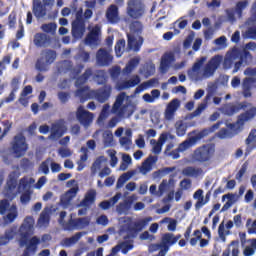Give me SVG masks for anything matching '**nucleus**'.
I'll return each instance as SVG.
<instances>
[{
  "mask_svg": "<svg viewBox=\"0 0 256 256\" xmlns=\"http://www.w3.org/2000/svg\"><path fill=\"white\" fill-rule=\"evenodd\" d=\"M221 63H223V56L221 55H215L208 61L206 56H201L187 71L188 78L194 83L211 79L217 73V69L221 67Z\"/></svg>",
  "mask_w": 256,
  "mask_h": 256,
  "instance_id": "f257e3e1",
  "label": "nucleus"
},
{
  "mask_svg": "<svg viewBox=\"0 0 256 256\" xmlns=\"http://www.w3.org/2000/svg\"><path fill=\"white\" fill-rule=\"evenodd\" d=\"M137 110V105L132 103L129 99V96L125 92H121L111 108V113L116 115L111 118L106 125L107 129H113V127H117V123H119V119H129Z\"/></svg>",
  "mask_w": 256,
  "mask_h": 256,
  "instance_id": "f03ea898",
  "label": "nucleus"
},
{
  "mask_svg": "<svg viewBox=\"0 0 256 256\" xmlns=\"http://www.w3.org/2000/svg\"><path fill=\"white\" fill-rule=\"evenodd\" d=\"M247 109L248 110L246 113H243L238 117L236 123L227 124V128H222L217 133V137H219V139H227L229 137H233V135H237V133H239L243 129V126L245 125V123H247V121H251V119L255 118L256 107L253 105H248Z\"/></svg>",
  "mask_w": 256,
  "mask_h": 256,
  "instance_id": "7ed1b4c3",
  "label": "nucleus"
},
{
  "mask_svg": "<svg viewBox=\"0 0 256 256\" xmlns=\"http://www.w3.org/2000/svg\"><path fill=\"white\" fill-rule=\"evenodd\" d=\"M176 181L173 178L170 179H164L161 181V183L158 186L155 184H152L149 187V193L153 197H163L164 193H167V195L162 199V203H170V201H173V196L175 195V185Z\"/></svg>",
  "mask_w": 256,
  "mask_h": 256,
  "instance_id": "20e7f679",
  "label": "nucleus"
},
{
  "mask_svg": "<svg viewBox=\"0 0 256 256\" xmlns=\"http://www.w3.org/2000/svg\"><path fill=\"white\" fill-rule=\"evenodd\" d=\"M249 7L248 0H242L236 3L235 8L225 9V15H221L218 18V23H231V25L237 23V19L243 17V11Z\"/></svg>",
  "mask_w": 256,
  "mask_h": 256,
  "instance_id": "39448f33",
  "label": "nucleus"
},
{
  "mask_svg": "<svg viewBox=\"0 0 256 256\" xmlns=\"http://www.w3.org/2000/svg\"><path fill=\"white\" fill-rule=\"evenodd\" d=\"M213 155H215V146L211 144L203 145L192 153V163H207L211 161Z\"/></svg>",
  "mask_w": 256,
  "mask_h": 256,
  "instance_id": "423d86ee",
  "label": "nucleus"
},
{
  "mask_svg": "<svg viewBox=\"0 0 256 256\" xmlns=\"http://www.w3.org/2000/svg\"><path fill=\"white\" fill-rule=\"evenodd\" d=\"M20 175L21 172L18 168L9 174L7 185L2 192L9 201H13L17 197V179H19Z\"/></svg>",
  "mask_w": 256,
  "mask_h": 256,
  "instance_id": "0eeeda50",
  "label": "nucleus"
},
{
  "mask_svg": "<svg viewBox=\"0 0 256 256\" xmlns=\"http://www.w3.org/2000/svg\"><path fill=\"white\" fill-rule=\"evenodd\" d=\"M35 183V179L32 177H23L20 179L19 185L16 188L17 189V194L22 193L20 197V201L22 205H27L29 201H31V185Z\"/></svg>",
  "mask_w": 256,
  "mask_h": 256,
  "instance_id": "6e6552de",
  "label": "nucleus"
},
{
  "mask_svg": "<svg viewBox=\"0 0 256 256\" xmlns=\"http://www.w3.org/2000/svg\"><path fill=\"white\" fill-rule=\"evenodd\" d=\"M0 215L4 216L5 223H13L19 216L17 205L9 203V200L4 199L0 201Z\"/></svg>",
  "mask_w": 256,
  "mask_h": 256,
  "instance_id": "1a4fd4ad",
  "label": "nucleus"
},
{
  "mask_svg": "<svg viewBox=\"0 0 256 256\" xmlns=\"http://www.w3.org/2000/svg\"><path fill=\"white\" fill-rule=\"evenodd\" d=\"M55 0H33L32 11L36 19H43L47 15V9H53Z\"/></svg>",
  "mask_w": 256,
  "mask_h": 256,
  "instance_id": "9d476101",
  "label": "nucleus"
},
{
  "mask_svg": "<svg viewBox=\"0 0 256 256\" xmlns=\"http://www.w3.org/2000/svg\"><path fill=\"white\" fill-rule=\"evenodd\" d=\"M85 45L88 47H97L101 43V25L90 24L88 26V34L84 40Z\"/></svg>",
  "mask_w": 256,
  "mask_h": 256,
  "instance_id": "9b49d317",
  "label": "nucleus"
},
{
  "mask_svg": "<svg viewBox=\"0 0 256 256\" xmlns=\"http://www.w3.org/2000/svg\"><path fill=\"white\" fill-rule=\"evenodd\" d=\"M57 59V52L55 50H45L42 52V57L36 62V69L38 71H49V65Z\"/></svg>",
  "mask_w": 256,
  "mask_h": 256,
  "instance_id": "f8f14e48",
  "label": "nucleus"
},
{
  "mask_svg": "<svg viewBox=\"0 0 256 256\" xmlns=\"http://www.w3.org/2000/svg\"><path fill=\"white\" fill-rule=\"evenodd\" d=\"M119 235L124 237V239H129L133 237L135 233V226L133 225V219L131 217H121L118 219Z\"/></svg>",
  "mask_w": 256,
  "mask_h": 256,
  "instance_id": "ddd939ff",
  "label": "nucleus"
},
{
  "mask_svg": "<svg viewBox=\"0 0 256 256\" xmlns=\"http://www.w3.org/2000/svg\"><path fill=\"white\" fill-rule=\"evenodd\" d=\"M27 149H29V146L27 145L25 136H23V134L16 135L12 141V151L14 155L23 157V155L27 153Z\"/></svg>",
  "mask_w": 256,
  "mask_h": 256,
  "instance_id": "4468645a",
  "label": "nucleus"
},
{
  "mask_svg": "<svg viewBox=\"0 0 256 256\" xmlns=\"http://www.w3.org/2000/svg\"><path fill=\"white\" fill-rule=\"evenodd\" d=\"M127 13L132 19H141L145 15V5L140 0H129Z\"/></svg>",
  "mask_w": 256,
  "mask_h": 256,
  "instance_id": "2eb2a0df",
  "label": "nucleus"
},
{
  "mask_svg": "<svg viewBox=\"0 0 256 256\" xmlns=\"http://www.w3.org/2000/svg\"><path fill=\"white\" fill-rule=\"evenodd\" d=\"M64 133H67V125L65 124V120H57L51 125L48 139H50V141H58V139H61V136Z\"/></svg>",
  "mask_w": 256,
  "mask_h": 256,
  "instance_id": "dca6fc26",
  "label": "nucleus"
},
{
  "mask_svg": "<svg viewBox=\"0 0 256 256\" xmlns=\"http://www.w3.org/2000/svg\"><path fill=\"white\" fill-rule=\"evenodd\" d=\"M83 10L76 13V19L72 23V35L75 39H81L85 34V19H83Z\"/></svg>",
  "mask_w": 256,
  "mask_h": 256,
  "instance_id": "f3484780",
  "label": "nucleus"
},
{
  "mask_svg": "<svg viewBox=\"0 0 256 256\" xmlns=\"http://www.w3.org/2000/svg\"><path fill=\"white\" fill-rule=\"evenodd\" d=\"M89 223H91V217L89 216L76 219H73V216H71L69 219V225L65 226V231L85 229V227H89Z\"/></svg>",
  "mask_w": 256,
  "mask_h": 256,
  "instance_id": "a211bd4d",
  "label": "nucleus"
},
{
  "mask_svg": "<svg viewBox=\"0 0 256 256\" xmlns=\"http://www.w3.org/2000/svg\"><path fill=\"white\" fill-rule=\"evenodd\" d=\"M95 197H97V192L95 190H89L84 199L78 204V207H83L78 210V215H87V209L95 203Z\"/></svg>",
  "mask_w": 256,
  "mask_h": 256,
  "instance_id": "6ab92c4d",
  "label": "nucleus"
},
{
  "mask_svg": "<svg viewBox=\"0 0 256 256\" xmlns=\"http://www.w3.org/2000/svg\"><path fill=\"white\" fill-rule=\"evenodd\" d=\"M169 139H175V136L173 134L164 132L159 136L158 141L155 139L150 140V144L152 145V153L159 155L163 149V145H165Z\"/></svg>",
  "mask_w": 256,
  "mask_h": 256,
  "instance_id": "aec40b11",
  "label": "nucleus"
},
{
  "mask_svg": "<svg viewBox=\"0 0 256 256\" xmlns=\"http://www.w3.org/2000/svg\"><path fill=\"white\" fill-rule=\"evenodd\" d=\"M76 118L79 121L80 124H82L85 129L91 126V123H93V119H95V115L87 110H85V107L80 106L77 109L76 112Z\"/></svg>",
  "mask_w": 256,
  "mask_h": 256,
  "instance_id": "412c9836",
  "label": "nucleus"
},
{
  "mask_svg": "<svg viewBox=\"0 0 256 256\" xmlns=\"http://www.w3.org/2000/svg\"><path fill=\"white\" fill-rule=\"evenodd\" d=\"M96 63L99 67H109L113 63V55H111V50L101 48L96 53Z\"/></svg>",
  "mask_w": 256,
  "mask_h": 256,
  "instance_id": "4be33fe9",
  "label": "nucleus"
},
{
  "mask_svg": "<svg viewBox=\"0 0 256 256\" xmlns=\"http://www.w3.org/2000/svg\"><path fill=\"white\" fill-rule=\"evenodd\" d=\"M19 231L22 237V241L23 239H27L29 235H33V232L35 231V218H33L32 216H27L24 219V222L21 225Z\"/></svg>",
  "mask_w": 256,
  "mask_h": 256,
  "instance_id": "5701e85b",
  "label": "nucleus"
},
{
  "mask_svg": "<svg viewBox=\"0 0 256 256\" xmlns=\"http://www.w3.org/2000/svg\"><path fill=\"white\" fill-rule=\"evenodd\" d=\"M156 164L157 156H149L134 171H137V174L140 173L141 175H147L153 171V167H155Z\"/></svg>",
  "mask_w": 256,
  "mask_h": 256,
  "instance_id": "b1692460",
  "label": "nucleus"
},
{
  "mask_svg": "<svg viewBox=\"0 0 256 256\" xmlns=\"http://www.w3.org/2000/svg\"><path fill=\"white\" fill-rule=\"evenodd\" d=\"M141 83V77L139 75H133L129 80H119L116 83V89L118 91H125V89H131L137 87Z\"/></svg>",
  "mask_w": 256,
  "mask_h": 256,
  "instance_id": "393cba45",
  "label": "nucleus"
},
{
  "mask_svg": "<svg viewBox=\"0 0 256 256\" xmlns=\"http://www.w3.org/2000/svg\"><path fill=\"white\" fill-rule=\"evenodd\" d=\"M77 193H79V186H74L61 196L60 205L63 207V209L71 207V202L73 199H75V197H77Z\"/></svg>",
  "mask_w": 256,
  "mask_h": 256,
  "instance_id": "a878e982",
  "label": "nucleus"
},
{
  "mask_svg": "<svg viewBox=\"0 0 256 256\" xmlns=\"http://www.w3.org/2000/svg\"><path fill=\"white\" fill-rule=\"evenodd\" d=\"M181 107V102L179 99H173L169 102V104L166 106L165 112H164V119L166 121H173L175 119V113H177V110Z\"/></svg>",
  "mask_w": 256,
  "mask_h": 256,
  "instance_id": "bb28decb",
  "label": "nucleus"
},
{
  "mask_svg": "<svg viewBox=\"0 0 256 256\" xmlns=\"http://www.w3.org/2000/svg\"><path fill=\"white\" fill-rule=\"evenodd\" d=\"M181 107V102L179 99H173L169 102V104L166 106L165 112H164V119L166 121H173L175 119V113H177V110Z\"/></svg>",
  "mask_w": 256,
  "mask_h": 256,
  "instance_id": "cd10ccee",
  "label": "nucleus"
},
{
  "mask_svg": "<svg viewBox=\"0 0 256 256\" xmlns=\"http://www.w3.org/2000/svg\"><path fill=\"white\" fill-rule=\"evenodd\" d=\"M112 91L113 88L111 85H105L98 90H94V99H96L98 103H105V101H109V97H111Z\"/></svg>",
  "mask_w": 256,
  "mask_h": 256,
  "instance_id": "c85d7f7f",
  "label": "nucleus"
},
{
  "mask_svg": "<svg viewBox=\"0 0 256 256\" xmlns=\"http://www.w3.org/2000/svg\"><path fill=\"white\" fill-rule=\"evenodd\" d=\"M20 245L21 247H24V245H26V250L24 251L22 256H31L29 255V253H31L32 255H35L37 251V245H39V238L34 236L28 242L26 240H21Z\"/></svg>",
  "mask_w": 256,
  "mask_h": 256,
  "instance_id": "c756f323",
  "label": "nucleus"
},
{
  "mask_svg": "<svg viewBox=\"0 0 256 256\" xmlns=\"http://www.w3.org/2000/svg\"><path fill=\"white\" fill-rule=\"evenodd\" d=\"M248 105H253V104H249V103H242L238 105L226 104L222 108V113H224L225 115H235V113H239L240 109H243V111H245L244 113H247Z\"/></svg>",
  "mask_w": 256,
  "mask_h": 256,
  "instance_id": "7c9ffc66",
  "label": "nucleus"
},
{
  "mask_svg": "<svg viewBox=\"0 0 256 256\" xmlns=\"http://www.w3.org/2000/svg\"><path fill=\"white\" fill-rule=\"evenodd\" d=\"M175 61V54L173 52H168L164 54L161 58L160 62V73L165 74L167 71H169V67H171V64Z\"/></svg>",
  "mask_w": 256,
  "mask_h": 256,
  "instance_id": "2f4dec72",
  "label": "nucleus"
},
{
  "mask_svg": "<svg viewBox=\"0 0 256 256\" xmlns=\"http://www.w3.org/2000/svg\"><path fill=\"white\" fill-rule=\"evenodd\" d=\"M128 47L132 51H140L143 46V37L137 34H128Z\"/></svg>",
  "mask_w": 256,
  "mask_h": 256,
  "instance_id": "473e14b6",
  "label": "nucleus"
},
{
  "mask_svg": "<svg viewBox=\"0 0 256 256\" xmlns=\"http://www.w3.org/2000/svg\"><path fill=\"white\" fill-rule=\"evenodd\" d=\"M239 57V49L237 48H234L231 51L227 52L223 63L224 69H231V67H233V63H235V61H237Z\"/></svg>",
  "mask_w": 256,
  "mask_h": 256,
  "instance_id": "72a5a7b5",
  "label": "nucleus"
},
{
  "mask_svg": "<svg viewBox=\"0 0 256 256\" xmlns=\"http://www.w3.org/2000/svg\"><path fill=\"white\" fill-rule=\"evenodd\" d=\"M75 95L80 98L81 103H85L88 99H94L95 90H91L89 87L85 86L83 88H79Z\"/></svg>",
  "mask_w": 256,
  "mask_h": 256,
  "instance_id": "f704fd0d",
  "label": "nucleus"
},
{
  "mask_svg": "<svg viewBox=\"0 0 256 256\" xmlns=\"http://www.w3.org/2000/svg\"><path fill=\"white\" fill-rule=\"evenodd\" d=\"M111 114V105L109 104H104L102 106V110L98 116V119L96 121L97 125L99 127H105V121L109 119V115Z\"/></svg>",
  "mask_w": 256,
  "mask_h": 256,
  "instance_id": "c9c22d12",
  "label": "nucleus"
},
{
  "mask_svg": "<svg viewBox=\"0 0 256 256\" xmlns=\"http://www.w3.org/2000/svg\"><path fill=\"white\" fill-rule=\"evenodd\" d=\"M34 45L36 47H49L51 45V38L44 33H37L34 36Z\"/></svg>",
  "mask_w": 256,
  "mask_h": 256,
  "instance_id": "e433bc0d",
  "label": "nucleus"
},
{
  "mask_svg": "<svg viewBox=\"0 0 256 256\" xmlns=\"http://www.w3.org/2000/svg\"><path fill=\"white\" fill-rule=\"evenodd\" d=\"M106 19L109 23H119V8L116 5H111L106 12Z\"/></svg>",
  "mask_w": 256,
  "mask_h": 256,
  "instance_id": "4c0bfd02",
  "label": "nucleus"
},
{
  "mask_svg": "<svg viewBox=\"0 0 256 256\" xmlns=\"http://www.w3.org/2000/svg\"><path fill=\"white\" fill-rule=\"evenodd\" d=\"M107 165V158L99 156L91 166V175H97Z\"/></svg>",
  "mask_w": 256,
  "mask_h": 256,
  "instance_id": "58836bf2",
  "label": "nucleus"
},
{
  "mask_svg": "<svg viewBox=\"0 0 256 256\" xmlns=\"http://www.w3.org/2000/svg\"><path fill=\"white\" fill-rule=\"evenodd\" d=\"M15 235H17V227L16 226H12L8 230H6L5 234L0 237V247L2 245H7V243H9V241L14 239Z\"/></svg>",
  "mask_w": 256,
  "mask_h": 256,
  "instance_id": "ea45409f",
  "label": "nucleus"
},
{
  "mask_svg": "<svg viewBox=\"0 0 256 256\" xmlns=\"http://www.w3.org/2000/svg\"><path fill=\"white\" fill-rule=\"evenodd\" d=\"M211 94H207L206 97L204 98V100L202 101V103H200L197 107V109L191 114V119L195 118V117H199V115H201V113H203V111H205V109H207V107L209 106V101H211Z\"/></svg>",
  "mask_w": 256,
  "mask_h": 256,
  "instance_id": "a19ab883",
  "label": "nucleus"
},
{
  "mask_svg": "<svg viewBox=\"0 0 256 256\" xmlns=\"http://www.w3.org/2000/svg\"><path fill=\"white\" fill-rule=\"evenodd\" d=\"M83 237L82 232H77L70 238H64L61 242L60 245L62 247H73V245H76L79 242V239Z\"/></svg>",
  "mask_w": 256,
  "mask_h": 256,
  "instance_id": "79ce46f5",
  "label": "nucleus"
},
{
  "mask_svg": "<svg viewBox=\"0 0 256 256\" xmlns=\"http://www.w3.org/2000/svg\"><path fill=\"white\" fill-rule=\"evenodd\" d=\"M121 197H122V194L117 193L110 200L102 201L99 204V207L102 208L104 211H107V209H111V207H115V205L119 202V199H121Z\"/></svg>",
  "mask_w": 256,
  "mask_h": 256,
  "instance_id": "37998d69",
  "label": "nucleus"
},
{
  "mask_svg": "<svg viewBox=\"0 0 256 256\" xmlns=\"http://www.w3.org/2000/svg\"><path fill=\"white\" fill-rule=\"evenodd\" d=\"M141 59L136 57V58H132L127 64L126 66L123 68L122 70V74L123 75H131V73L133 72L134 69H137V67L139 66Z\"/></svg>",
  "mask_w": 256,
  "mask_h": 256,
  "instance_id": "c03bdc74",
  "label": "nucleus"
},
{
  "mask_svg": "<svg viewBox=\"0 0 256 256\" xmlns=\"http://www.w3.org/2000/svg\"><path fill=\"white\" fill-rule=\"evenodd\" d=\"M132 249H133V243L129 241H123V242H120L115 247H113V252L119 253V251H121L123 255H127L128 251H131Z\"/></svg>",
  "mask_w": 256,
  "mask_h": 256,
  "instance_id": "a18cd8bd",
  "label": "nucleus"
},
{
  "mask_svg": "<svg viewBox=\"0 0 256 256\" xmlns=\"http://www.w3.org/2000/svg\"><path fill=\"white\" fill-rule=\"evenodd\" d=\"M203 173V169L193 166H188L182 170V174L185 177H200Z\"/></svg>",
  "mask_w": 256,
  "mask_h": 256,
  "instance_id": "49530a36",
  "label": "nucleus"
},
{
  "mask_svg": "<svg viewBox=\"0 0 256 256\" xmlns=\"http://www.w3.org/2000/svg\"><path fill=\"white\" fill-rule=\"evenodd\" d=\"M135 175H137V170H130L124 174H122L116 184L117 189H121V187H123V185H125L126 181H129V179H131V177H135Z\"/></svg>",
  "mask_w": 256,
  "mask_h": 256,
  "instance_id": "de8ad7c7",
  "label": "nucleus"
},
{
  "mask_svg": "<svg viewBox=\"0 0 256 256\" xmlns=\"http://www.w3.org/2000/svg\"><path fill=\"white\" fill-rule=\"evenodd\" d=\"M62 67L66 69V71H70L72 77L76 78L81 71H83V65H78L76 68L73 69V65L71 64L70 61H64L62 62Z\"/></svg>",
  "mask_w": 256,
  "mask_h": 256,
  "instance_id": "09e8293b",
  "label": "nucleus"
},
{
  "mask_svg": "<svg viewBox=\"0 0 256 256\" xmlns=\"http://www.w3.org/2000/svg\"><path fill=\"white\" fill-rule=\"evenodd\" d=\"M187 122L183 120H178L174 124V129L176 131V135L178 137H185V134L187 133Z\"/></svg>",
  "mask_w": 256,
  "mask_h": 256,
  "instance_id": "8fccbe9b",
  "label": "nucleus"
},
{
  "mask_svg": "<svg viewBox=\"0 0 256 256\" xmlns=\"http://www.w3.org/2000/svg\"><path fill=\"white\" fill-rule=\"evenodd\" d=\"M50 217H49V208H45L37 221V225L40 228L47 227L49 225Z\"/></svg>",
  "mask_w": 256,
  "mask_h": 256,
  "instance_id": "3c124183",
  "label": "nucleus"
},
{
  "mask_svg": "<svg viewBox=\"0 0 256 256\" xmlns=\"http://www.w3.org/2000/svg\"><path fill=\"white\" fill-rule=\"evenodd\" d=\"M159 97H161V91L154 89L151 91V94H144L142 99L145 101V103H155Z\"/></svg>",
  "mask_w": 256,
  "mask_h": 256,
  "instance_id": "603ef678",
  "label": "nucleus"
},
{
  "mask_svg": "<svg viewBox=\"0 0 256 256\" xmlns=\"http://www.w3.org/2000/svg\"><path fill=\"white\" fill-rule=\"evenodd\" d=\"M256 251V239H250L247 241V245L244 247V256H253Z\"/></svg>",
  "mask_w": 256,
  "mask_h": 256,
  "instance_id": "864d4df0",
  "label": "nucleus"
},
{
  "mask_svg": "<svg viewBox=\"0 0 256 256\" xmlns=\"http://www.w3.org/2000/svg\"><path fill=\"white\" fill-rule=\"evenodd\" d=\"M222 256H239V244L232 242L228 248L223 251Z\"/></svg>",
  "mask_w": 256,
  "mask_h": 256,
  "instance_id": "5fc2aeb1",
  "label": "nucleus"
},
{
  "mask_svg": "<svg viewBox=\"0 0 256 256\" xmlns=\"http://www.w3.org/2000/svg\"><path fill=\"white\" fill-rule=\"evenodd\" d=\"M151 221H153L151 216L137 220L134 224V231H143Z\"/></svg>",
  "mask_w": 256,
  "mask_h": 256,
  "instance_id": "6e6d98bb",
  "label": "nucleus"
},
{
  "mask_svg": "<svg viewBox=\"0 0 256 256\" xmlns=\"http://www.w3.org/2000/svg\"><path fill=\"white\" fill-rule=\"evenodd\" d=\"M140 74L144 75V77H151V75H155V64L153 62L146 63L142 69H140Z\"/></svg>",
  "mask_w": 256,
  "mask_h": 256,
  "instance_id": "4d7b16f0",
  "label": "nucleus"
},
{
  "mask_svg": "<svg viewBox=\"0 0 256 256\" xmlns=\"http://www.w3.org/2000/svg\"><path fill=\"white\" fill-rule=\"evenodd\" d=\"M93 75V70H91V68H88L85 73L78 77L76 80V87L79 89V87H81V85H85V83H87V81L89 80V77H91Z\"/></svg>",
  "mask_w": 256,
  "mask_h": 256,
  "instance_id": "13d9d810",
  "label": "nucleus"
},
{
  "mask_svg": "<svg viewBox=\"0 0 256 256\" xmlns=\"http://www.w3.org/2000/svg\"><path fill=\"white\" fill-rule=\"evenodd\" d=\"M130 165H133V158H131V155L122 154V162L120 164L119 170L127 171Z\"/></svg>",
  "mask_w": 256,
  "mask_h": 256,
  "instance_id": "bf43d9fd",
  "label": "nucleus"
},
{
  "mask_svg": "<svg viewBox=\"0 0 256 256\" xmlns=\"http://www.w3.org/2000/svg\"><path fill=\"white\" fill-rule=\"evenodd\" d=\"M253 85V79L245 78L242 83V90L244 97H251V86Z\"/></svg>",
  "mask_w": 256,
  "mask_h": 256,
  "instance_id": "052dcab7",
  "label": "nucleus"
},
{
  "mask_svg": "<svg viewBox=\"0 0 256 256\" xmlns=\"http://www.w3.org/2000/svg\"><path fill=\"white\" fill-rule=\"evenodd\" d=\"M195 143H197V139L190 137L189 139L185 140L178 146V151L180 153H183V151H187V149H191V147H193Z\"/></svg>",
  "mask_w": 256,
  "mask_h": 256,
  "instance_id": "680f3d73",
  "label": "nucleus"
},
{
  "mask_svg": "<svg viewBox=\"0 0 256 256\" xmlns=\"http://www.w3.org/2000/svg\"><path fill=\"white\" fill-rule=\"evenodd\" d=\"M143 33V24L140 21H134L130 24L129 35H141Z\"/></svg>",
  "mask_w": 256,
  "mask_h": 256,
  "instance_id": "e2e57ef3",
  "label": "nucleus"
},
{
  "mask_svg": "<svg viewBox=\"0 0 256 256\" xmlns=\"http://www.w3.org/2000/svg\"><path fill=\"white\" fill-rule=\"evenodd\" d=\"M129 209H131V204L125 200L116 206V213H118V215H127Z\"/></svg>",
  "mask_w": 256,
  "mask_h": 256,
  "instance_id": "0e129e2a",
  "label": "nucleus"
},
{
  "mask_svg": "<svg viewBox=\"0 0 256 256\" xmlns=\"http://www.w3.org/2000/svg\"><path fill=\"white\" fill-rule=\"evenodd\" d=\"M239 61L242 63V65H249V63H251L253 56L251 55V53L247 50H244L243 52H241L239 50Z\"/></svg>",
  "mask_w": 256,
  "mask_h": 256,
  "instance_id": "69168bd1",
  "label": "nucleus"
},
{
  "mask_svg": "<svg viewBox=\"0 0 256 256\" xmlns=\"http://www.w3.org/2000/svg\"><path fill=\"white\" fill-rule=\"evenodd\" d=\"M41 29L42 31H44V33H50V35H55V32L57 31V24L55 22L43 24L41 26Z\"/></svg>",
  "mask_w": 256,
  "mask_h": 256,
  "instance_id": "338daca9",
  "label": "nucleus"
},
{
  "mask_svg": "<svg viewBox=\"0 0 256 256\" xmlns=\"http://www.w3.org/2000/svg\"><path fill=\"white\" fill-rule=\"evenodd\" d=\"M103 143L105 147H112L113 146V133L109 130H106L103 133Z\"/></svg>",
  "mask_w": 256,
  "mask_h": 256,
  "instance_id": "774afa93",
  "label": "nucleus"
}]
</instances>
